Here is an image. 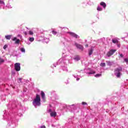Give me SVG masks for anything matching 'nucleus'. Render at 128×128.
Returning <instances> with one entry per match:
<instances>
[{"instance_id": "obj_28", "label": "nucleus", "mask_w": 128, "mask_h": 128, "mask_svg": "<svg viewBox=\"0 0 128 128\" xmlns=\"http://www.w3.org/2000/svg\"><path fill=\"white\" fill-rule=\"evenodd\" d=\"M117 46H118V48H120V44L118 43V44H117Z\"/></svg>"}, {"instance_id": "obj_35", "label": "nucleus", "mask_w": 128, "mask_h": 128, "mask_svg": "<svg viewBox=\"0 0 128 128\" xmlns=\"http://www.w3.org/2000/svg\"><path fill=\"white\" fill-rule=\"evenodd\" d=\"M96 74V72L95 71H92V74Z\"/></svg>"}, {"instance_id": "obj_16", "label": "nucleus", "mask_w": 128, "mask_h": 128, "mask_svg": "<svg viewBox=\"0 0 128 128\" xmlns=\"http://www.w3.org/2000/svg\"><path fill=\"white\" fill-rule=\"evenodd\" d=\"M29 40H30V42H34V38H30Z\"/></svg>"}, {"instance_id": "obj_25", "label": "nucleus", "mask_w": 128, "mask_h": 128, "mask_svg": "<svg viewBox=\"0 0 128 128\" xmlns=\"http://www.w3.org/2000/svg\"><path fill=\"white\" fill-rule=\"evenodd\" d=\"M82 104L83 106H84V105L88 104H87L86 102H82Z\"/></svg>"}, {"instance_id": "obj_4", "label": "nucleus", "mask_w": 128, "mask_h": 128, "mask_svg": "<svg viewBox=\"0 0 128 128\" xmlns=\"http://www.w3.org/2000/svg\"><path fill=\"white\" fill-rule=\"evenodd\" d=\"M75 46L77 48H78L79 50H84V46L82 44H78V43H75Z\"/></svg>"}, {"instance_id": "obj_19", "label": "nucleus", "mask_w": 128, "mask_h": 128, "mask_svg": "<svg viewBox=\"0 0 128 128\" xmlns=\"http://www.w3.org/2000/svg\"><path fill=\"white\" fill-rule=\"evenodd\" d=\"M100 66H106V63L104 62V63H100Z\"/></svg>"}, {"instance_id": "obj_8", "label": "nucleus", "mask_w": 128, "mask_h": 128, "mask_svg": "<svg viewBox=\"0 0 128 128\" xmlns=\"http://www.w3.org/2000/svg\"><path fill=\"white\" fill-rule=\"evenodd\" d=\"M100 5L103 6L104 8H106V4L104 2H102L100 3Z\"/></svg>"}, {"instance_id": "obj_12", "label": "nucleus", "mask_w": 128, "mask_h": 128, "mask_svg": "<svg viewBox=\"0 0 128 128\" xmlns=\"http://www.w3.org/2000/svg\"><path fill=\"white\" fill-rule=\"evenodd\" d=\"M5 38L6 40H10L12 38V35L6 36Z\"/></svg>"}, {"instance_id": "obj_30", "label": "nucleus", "mask_w": 128, "mask_h": 128, "mask_svg": "<svg viewBox=\"0 0 128 128\" xmlns=\"http://www.w3.org/2000/svg\"><path fill=\"white\" fill-rule=\"evenodd\" d=\"M12 40L14 41V40H16V38L14 37L13 39Z\"/></svg>"}, {"instance_id": "obj_11", "label": "nucleus", "mask_w": 128, "mask_h": 128, "mask_svg": "<svg viewBox=\"0 0 128 128\" xmlns=\"http://www.w3.org/2000/svg\"><path fill=\"white\" fill-rule=\"evenodd\" d=\"M115 74L117 78H120V76H122V73H120V72H118L117 73H115Z\"/></svg>"}, {"instance_id": "obj_14", "label": "nucleus", "mask_w": 128, "mask_h": 128, "mask_svg": "<svg viewBox=\"0 0 128 128\" xmlns=\"http://www.w3.org/2000/svg\"><path fill=\"white\" fill-rule=\"evenodd\" d=\"M74 60H77V61H78L80 60V58L78 56H76L74 58Z\"/></svg>"}, {"instance_id": "obj_7", "label": "nucleus", "mask_w": 128, "mask_h": 128, "mask_svg": "<svg viewBox=\"0 0 128 128\" xmlns=\"http://www.w3.org/2000/svg\"><path fill=\"white\" fill-rule=\"evenodd\" d=\"M122 68H116L114 70L115 72H122Z\"/></svg>"}, {"instance_id": "obj_24", "label": "nucleus", "mask_w": 128, "mask_h": 128, "mask_svg": "<svg viewBox=\"0 0 128 128\" xmlns=\"http://www.w3.org/2000/svg\"><path fill=\"white\" fill-rule=\"evenodd\" d=\"M6 48H8V46L4 45L3 47V48H4V50H6Z\"/></svg>"}, {"instance_id": "obj_23", "label": "nucleus", "mask_w": 128, "mask_h": 128, "mask_svg": "<svg viewBox=\"0 0 128 128\" xmlns=\"http://www.w3.org/2000/svg\"><path fill=\"white\" fill-rule=\"evenodd\" d=\"M29 34L32 35L34 34V32L32 31H29Z\"/></svg>"}, {"instance_id": "obj_31", "label": "nucleus", "mask_w": 128, "mask_h": 128, "mask_svg": "<svg viewBox=\"0 0 128 128\" xmlns=\"http://www.w3.org/2000/svg\"><path fill=\"white\" fill-rule=\"evenodd\" d=\"M48 112H52V109H49V110H48Z\"/></svg>"}, {"instance_id": "obj_13", "label": "nucleus", "mask_w": 128, "mask_h": 128, "mask_svg": "<svg viewBox=\"0 0 128 128\" xmlns=\"http://www.w3.org/2000/svg\"><path fill=\"white\" fill-rule=\"evenodd\" d=\"M92 52H94V50H92V48H91L89 50V53H88L89 56H92Z\"/></svg>"}, {"instance_id": "obj_29", "label": "nucleus", "mask_w": 128, "mask_h": 128, "mask_svg": "<svg viewBox=\"0 0 128 128\" xmlns=\"http://www.w3.org/2000/svg\"><path fill=\"white\" fill-rule=\"evenodd\" d=\"M124 62H128V58H125Z\"/></svg>"}, {"instance_id": "obj_3", "label": "nucleus", "mask_w": 128, "mask_h": 128, "mask_svg": "<svg viewBox=\"0 0 128 128\" xmlns=\"http://www.w3.org/2000/svg\"><path fill=\"white\" fill-rule=\"evenodd\" d=\"M14 68L16 72H20V63L15 64Z\"/></svg>"}, {"instance_id": "obj_18", "label": "nucleus", "mask_w": 128, "mask_h": 128, "mask_svg": "<svg viewBox=\"0 0 128 128\" xmlns=\"http://www.w3.org/2000/svg\"><path fill=\"white\" fill-rule=\"evenodd\" d=\"M99 76H102V74H96L95 75V78H98Z\"/></svg>"}, {"instance_id": "obj_33", "label": "nucleus", "mask_w": 128, "mask_h": 128, "mask_svg": "<svg viewBox=\"0 0 128 128\" xmlns=\"http://www.w3.org/2000/svg\"><path fill=\"white\" fill-rule=\"evenodd\" d=\"M120 58H124V55L122 54H120Z\"/></svg>"}, {"instance_id": "obj_36", "label": "nucleus", "mask_w": 128, "mask_h": 128, "mask_svg": "<svg viewBox=\"0 0 128 128\" xmlns=\"http://www.w3.org/2000/svg\"><path fill=\"white\" fill-rule=\"evenodd\" d=\"M24 34H25L26 36V34H27L26 32H24Z\"/></svg>"}, {"instance_id": "obj_9", "label": "nucleus", "mask_w": 128, "mask_h": 128, "mask_svg": "<svg viewBox=\"0 0 128 128\" xmlns=\"http://www.w3.org/2000/svg\"><path fill=\"white\" fill-rule=\"evenodd\" d=\"M41 96L43 100H44V98L46 96V94H44V91H41Z\"/></svg>"}, {"instance_id": "obj_26", "label": "nucleus", "mask_w": 128, "mask_h": 128, "mask_svg": "<svg viewBox=\"0 0 128 128\" xmlns=\"http://www.w3.org/2000/svg\"><path fill=\"white\" fill-rule=\"evenodd\" d=\"M0 4H4V1H2V0H0Z\"/></svg>"}, {"instance_id": "obj_10", "label": "nucleus", "mask_w": 128, "mask_h": 128, "mask_svg": "<svg viewBox=\"0 0 128 128\" xmlns=\"http://www.w3.org/2000/svg\"><path fill=\"white\" fill-rule=\"evenodd\" d=\"M112 42L113 44H118V40L116 38H114L112 40Z\"/></svg>"}, {"instance_id": "obj_22", "label": "nucleus", "mask_w": 128, "mask_h": 128, "mask_svg": "<svg viewBox=\"0 0 128 128\" xmlns=\"http://www.w3.org/2000/svg\"><path fill=\"white\" fill-rule=\"evenodd\" d=\"M52 34H54V35H56V34H58V32H56V31H54V30H52Z\"/></svg>"}, {"instance_id": "obj_1", "label": "nucleus", "mask_w": 128, "mask_h": 128, "mask_svg": "<svg viewBox=\"0 0 128 128\" xmlns=\"http://www.w3.org/2000/svg\"><path fill=\"white\" fill-rule=\"evenodd\" d=\"M33 104H35L36 106H40V95L36 94V98L34 99Z\"/></svg>"}, {"instance_id": "obj_34", "label": "nucleus", "mask_w": 128, "mask_h": 128, "mask_svg": "<svg viewBox=\"0 0 128 128\" xmlns=\"http://www.w3.org/2000/svg\"><path fill=\"white\" fill-rule=\"evenodd\" d=\"M85 46H86V48H88V44H86L85 45Z\"/></svg>"}, {"instance_id": "obj_15", "label": "nucleus", "mask_w": 128, "mask_h": 128, "mask_svg": "<svg viewBox=\"0 0 128 128\" xmlns=\"http://www.w3.org/2000/svg\"><path fill=\"white\" fill-rule=\"evenodd\" d=\"M97 10L99 12H102V8L100 7H98Z\"/></svg>"}, {"instance_id": "obj_32", "label": "nucleus", "mask_w": 128, "mask_h": 128, "mask_svg": "<svg viewBox=\"0 0 128 128\" xmlns=\"http://www.w3.org/2000/svg\"><path fill=\"white\" fill-rule=\"evenodd\" d=\"M40 128H46V126H40Z\"/></svg>"}, {"instance_id": "obj_5", "label": "nucleus", "mask_w": 128, "mask_h": 128, "mask_svg": "<svg viewBox=\"0 0 128 128\" xmlns=\"http://www.w3.org/2000/svg\"><path fill=\"white\" fill-rule=\"evenodd\" d=\"M69 34L71 36H72L73 38H78V34H76L74 32H68Z\"/></svg>"}, {"instance_id": "obj_27", "label": "nucleus", "mask_w": 128, "mask_h": 128, "mask_svg": "<svg viewBox=\"0 0 128 128\" xmlns=\"http://www.w3.org/2000/svg\"><path fill=\"white\" fill-rule=\"evenodd\" d=\"M22 78H18V80H19V82H22Z\"/></svg>"}, {"instance_id": "obj_2", "label": "nucleus", "mask_w": 128, "mask_h": 128, "mask_svg": "<svg viewBox=\"0 0 128 128\" xmlns=\"http://www.w3.org/2000/svg\"><path fill=\"white\" fill-rule=\"evenodd\" d=\"M116 52V50L114 49H112V50H110L106 54V56H108V58H110V56H112V54H114V52Z\"/></svg>"}, {"instance_id": "obj_38", "label": "nucleus", "mask_w": 128, "mask_h": 128, "mask_svg": "<svg viewBox=\"0 0 128 128\" xmlns=\"http://www.w3.org/2000/svg\"><path fill=\"white\" fill-rule=\"evenodd\" d=\"M72 106H74V104H72Z\"/></svg>"}, {"instance_id": "obj_6", "label": "nucleus", "mask_w": 128, "mask_h": 128, "mask_svg": "<svg viewBox=\"0 0 128 128\" xmlns=\"http://www.w3.org/2000/svg\"><path fill=\"white\" fill-rule=\"evenodd\" d=\"M50 116L52 117L56 118V112H51L50 113Z\"/></svg>"}, {"instance_id": "obj_20", "label": "nucleus", "mask_w": 128, "mask_h": 128, "mask_svg": "<svg viewBox=\"0 0 128 128\" xmlns=\"http://www.w3.org/2000/svg\"><path fill=\"white\" fill-rule=\"evenodd\" d=\"M20 39H18V40L16 41L15 44H20Z\"/></svg>"}, {"instance_id": "obj_17", "label": "nucleus", "mask_w": 128, "mask_h": 128, "mask_svg": "<svg viewBox=\"0 0 128 128\" xmlns=\"http://www.w3.org/2000/svg\"><path fill=\"white\" fill-rule=\"evenodd\" d=\"M20 50L22 52H26V49L24 48H21Z\"/></svg>"}, {"instance_id": "obj_37", "label": "nucleus", "mask_w": 128, "mask_h": 128, "mask_svg": "<svg viewBox=\"0 0 128 128\" xmlns=\"http://www.w3.org/2000/svg\"><path fill=\"white\" fill-rule=\"evenodd\" d=\"M89 74H92V72H89Z\"/></svg>"}, {"instance_id": "obj_21", "label": "nucleus", "mask_w": 128, "mask_h": 128, "mask_svg": "<svg viewBox=\"0 0 128 128\" xmlns=\"http://www.w3.org/2000/svg\"><path fill=\"white\" fill-rule=\"evenodd\" d=\"M4 62V59L0 58V64H2V62Z\"/></svg>"}]
</instances>
